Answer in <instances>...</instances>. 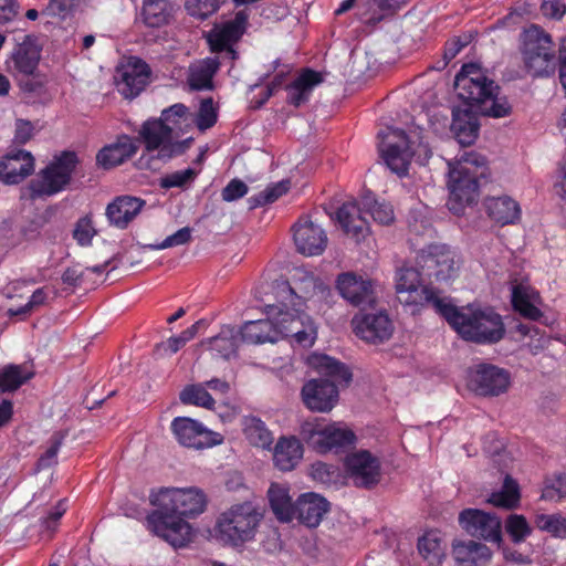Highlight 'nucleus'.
<instances>
[{
    "mask_svg": "<svg viewBox=\"0 0 566 566\" xmlns=\"http://www.w3.org/2000/svg\"><path fill=\"white\" fill-rule=\"evenodd\" d=\"M294 286L287 281H276L273 285L275 303L265 304L263 319L245 322L238 329L241 343H275L291 337L295 344L307 348L317 338V325L303 312L305 300L312 297L322 284L310 273L296 271Z\"/></svg>",
    "mask_w": 566,
    "mask_h": 566,
    "instance_id": "obj_1",
    "label": "nucleus"
},
{
    "mask_svg": "<svg viewBox=\"0 0 566 566\" xmlns=\"http://www.w3.org/2000/svg\"><path fill=\"white\" fill-rule=\"evenodd\" d=\"M454 88L459 98L467 103V107L452 111L451 130L462 146L472 145L478 137V112L494 118L511 113L507 98L499 96V86L475 63L461 67L455 76Z\"/></svg>",
    "mask_w": 566,
    "mask_h": 566,
    "instance_id": "obj_2",
    "label": "nucleus"
},
{
    "mask_svg": "<svg viewBox=\"0 0 566 566\" xmlns=\"http://www.w3.org/2000/svg\"><path fill=\"white\" fill-rule=\"evenodd\" d=\"M149 503L154 510L146 516V528L171 546L184 547L192 536L187 520L201 515L208 499L197 486L159 488L150 491Z\"/></svg>",
    "mask_w": 566,
    "mask_h": 566,
    "instance_id": "obj_3",
    "label": "nucleus"
},
{
    "mask_svg": "<svg viewBox=\"0 0 566 566\" xmlns=\"http://www.w3.org/2000/svg\"><path fill=\"white\" fill-rule=\"evenodd\" d=\"M193 125V116L181 103L161 112L159 119L145 122L142 137L147 150L156 151L160 159L181 155L189 148L192 137L181 138Z\"/></svg>",
    "mask_w": 566,
    "mask_h": 566,
    "instance_id": "obj_4",
    "label": "nucleus"
},
{
    "mask_svg": "<svg viewBox=\"0 0 566 566\" xmlns=\"http://www.w3.org/2000/svg\"><path fill=\"white\" fill-rule=\"evenodd\" d=\"M434 310L465 340L492 344L504 336L502 317L492 307L475 304L458 307L447 298L436 300Z\"/></svg>",
    "mask_w": 566,
    "mask_h": 566,
    "instance_id": "obj_5",
    "label": "nucleus"
},
{
    "mask_svg": "<svg viewBox=\"0 0 566 566\" xmlns=\"http://www.w3.org/2000/svg\"><path fill=\"white\" fill-rule=\"evenodd\" d=\"M307 363L328 379H311L305 382L302 388V400L312 411L327 412L338 400L337 385H347L352 374L344 364L324 354H312Z\"/></svg>",
    "mask_w": 566,
    "mask_h": 566,
    "instance_id": "obj_6",
    "label": "nucleus"
},
{
    "mask_svg": "<svg viewBox=\"0 0 566 566\" xmlns=\"http://www.w3.org/2000/svg\"><path fill=\"white\" fill-rule=\"evenodd\" d=\"M378 148L385 165L399 177L408 174L413 157L424 163L431 156L419 127L410 129L408 134L399 128L388 127L378 134Z\"/></svg>",
    "mask_w": 566,
    "mask_h": 566,
    "instance_id": "obj_7",
    "label": "nucleus"
},
{
    "mask_svg": "<svg viewBox=\"0 0 566 566\" xmlns=\"http://www.w3.org/2000/svg\"><path fill=\"white\" fill-rule=\"evenodd\" d=\"M263 513L253 501L234 503L219 513L213 536L223 546L242 548L255 539Z\"/></svg>",
    "mask_w": 566,
    "mask_h": 566,
    "instance_id": "obj_8",
    "label": "nucleus"
},
{
    "mask_svg": "<svg viewBox=\"0 0 566 566\" xmlns=\"http://www.w3.org/2000/svg\"><path fill=\"white\" fill-rule=\"evenodd\" d=\"M448 208L460 214L479 197V178L483 176L485 158L475 151H465L454 163L448 161Z\"/></svg>",
    "mask_w": 566,
    "mask_h": 566,
    "instance_id": "obj_9",
    "label": "nucleus"
},
{
    "mask_svg": "<svg viewBox=\"0 0 566 566\" xmlns=\"http://www.w3.org/2000/svg\"><path fill=\"white\" fill-rule=\"evenodd\" d=\"M363 212L369 213L374 221L380 224H389L395 218L392 207L377 201L371 195L364 196L359 203L345 202L336 211L335 219L344 232L357 242L369 232V226Z\"/></svg>",
    "mask_w": 566,
    "mask_h": 566,
    "instance_id": "obj_10",
    "label": "nucleus"
},
{
    "mask_svg": "<svg viewBox=\"0 0 566 566\" xmlns=\"http://www.w3.org/2000/svg\"><path fill=\"white\" fill-rule=\"evenodd\" d=\"M77 157L73 151H63L39 171L23 189L22 197L31 200L52 197L62 192L71 181Z\"/></svg>",
    "mask_w": 566,
    "mask_h": 566,
    "instance_id": "obj_11",
    "label": "nucleus"
},
{
    "mask_svg": "<svg viewBox=\"0 0 566 566\" xmlns=\"http://www.w3.org/2000/svg\"><path fill=\"white\" fill-rule=\"evenodd\" d=\"M521 53L526 71L533 77L549 76L555 72L556 54L552 36L532 24L521 35Z\"/></svg>",
    "mask_w": 566,
    "mask_h": 566,
    "instance_id": "obj_12",
    "label": "nucleus"
},
{
    "mask_svg": "<svg viewBox=\"0 0 566 566\" xmlns=\"http://www.w3.org/2000/svg\"><path fill=\"white\" fill-rule=\"evenodd\" d=\"M305 442L317 453H340L356 443V434L344 422L306 421L300 431Z\"/></svg>",
    "mask_w": 566,
    "mask_h": 566,
    "instance_id": "obj_13",
    "label": "nucleus"
},
{
    "mask_svg": "<svg viewBox=\"0 0 566 566\" xmlns=\"http://www.w3.org/2000/svg\"><path fill=\"white\" fill-rule=\"evenodd\" d=\"M422 275L437 283L453 281L460 269L457 253L446 244H430L418 256Z\"/></svg>",
    "mask_w": 566,
    "mask_h": 566,
    "instance_id": "obj_14",
    "label": "nucleus"
},
{
    "mask_svg": "<svg viewBox=\"0 0 566 566\" xmlns=\"http://www.w3.org/2000/svg\"><path fill=\"white\" fill-rule=\"evenodd\" d=\"M422 272L415 268L402 266L396 273V293L398 301L408 307L415 314L426 304L434 307L436 300H447L438 293L422 284Z\"/></svg>",
    "mask_w": 566,
    "mask_h": 566,
    "instance_id": "obj_15",
    "label": "nucleus"
},
{
    "mask_svg": "<svg viewBox=\"0 0 566 566\" xmlns=\"http://www.w3.org/2000/svg\"><path fill=\"white\" fill-rule=\"evenodd\" d=\"M511 373L489 363H479L469 368L468 388L480 397H499L511 387Z\"/></svg>",
    "mask_w": 566,
    "mask_h": 566,
    "instance_id": "obj_16",
    "label": "nucleus"
},
{
    "mask_svg": "<svg viewBox=\"0 0 566 566\" xmlns=\"http://www.w3.org/2000/svg\"><path fill=\"white\" fill-rule=\"evenodd\" d=\"M170 427L175 439L185 448L203 450L223 442L221 433L189 417H176Z\"/></svg>",
    "mask_w": 566,
    "mask_h": 566,
    "instance_id": "obj_17",
    "label": "nucleus"
},
{
    "mask_svg": "<svg viewBox=\"0 0 566 566\" xmlns=\"http://www.w3.org/2000/svg\"><path fill=\"white\" fill-rule=\"evenodd\" d=\"M347 478L355 486L371 488L380 479V461L367 450L347 454L344 462Z\"/></svg>",
    "mask_w": 566,
    "mask_h": 566,
    "instance_id": "obj_18",
    "label": "nucleus"
},
{
    "mask_svg": "<svg viewBox=\"0 0 566 566\" xmlns=\"http://www.w3.org/2000/svg\"><path fill=\"white\" fill-rule=\"evenodd\" d=\"M150 70L146 62L132 56L123 62L116 71V85L118 92L126 98H134L140 94L148 84Z\"/></svg>",
    "mask_w": 566,
    "mask_h": 566,
    "instance_id": "obj_19",
    "label": "nucleus"
},
{
    "mask_svg": "<svg viewBox=\"0 0 566 566\" xmlns=\"http://www.w3.org/2000/svg\"><path fill=\"white\" fill-rule=\"evenodd\" d=\"M459 523L473 537L495 544H500L502 541L501 521L493 514L476 509H467L460 513Z\"/></svg>",
    "mask_w": 566,
    "mask_h": 566,
    "instance_id": "obj_20",
    "label": "nucleus"
},
{
    "mask_svg": "<svg viewBox=\"0 0 566 566\" xmlns=\"http://www.w3.org/2000/svg\"><path fill=\"white\" fill-rule=\"evenodd\" d=\"M249 14L245 10L235 13L232 20L217 24L208 35V42L213 52L226 51L231 59H235L233 44L242 36L247 29Z\"/></svg>",
    "mask_w": 566,
    "mask_h": 566,
    "instance_id": "obj_21",
    "label": "nucleus"
},
{
    "mask_svg": "<svg viewBox=\"0 0 566 566\" xmlns=\"http://www.w3.org/2000/svg\"><path fill=\"white\" fill-rule=\"evenodd\" d=\"M352 325L356 336L371 344L389 339L394 332L392 323L384 312L355 315Z\"/></svg>",
    "mask_w": 566,
    "mask_h": 566,
    "instance_id": "obj_22",
    "label": "nucleus"
},
{
    "mask_svg": "<svg viewBox=\"0 0 566 566\" xmlns=\"http://www.w3.org/2000/svg\"><path fill=\"white\" fill-rule=\"evenodd\" d=\"M35 168V159L33 155L24 149L11 150L0 157V182L12 186L19 185Z\"/></svg>",
    "mask_w": 566,
    "mask_h": 566,
    "instance_id": "obj_23",
    "label": "nucleus"
},
{
    "mask_svg": "<svg viewBox=\"0 0 566 566\" xmlns=\"http://www.w3.org/2000/svg\"><path fill=\"white\" fill-rule=\"evenodd\" d=\"M294 242L300 253L304 255H318L327 244L325 231L306 218H302L294 227Z\"/></svg>",
    "mask_w": 566,
    "mask_h": 566,
    "instance_id": "obj_24",
    "label": "nucleus"
},
{
    "mask_svg": "<svg viewBox=\"0 0 566 566\" xmlns=\"http://www.w3.org/2000/svg\"><path fill=\"white\" fill-rule=\"evenodd\" d=\"M40 59L41 45L36 38L28 35L13 49L8 69L21 75H32L38 69Z\"/></svg>",
    "mask_w": 566,
    "mask_h": 566,
    "instance_id": "obj_25",
    "label": "nucleus"
},
{
    "mask_svg": "<svg viewBox=\"0 0 566 566\" xmlns=\"http://www.w3.org/2000/svg\"><path fill=\"white\" fill-rule=\"evenodd\" d=\"M329 507L324 496L315 492L303 493L296 499L294 520L307 527H317Z\"/></svg>",
    "mask_w": 566,
    "mask_h": 566,
    "instance_id": "obj_26",
    "label": "nucleus"
},
{
    "mask_svg": "<svg viewBox=\"0 0 566 566\" xmlns=\"http://www.w3.org/2000/svg\"><path fill=\"white\" fill-rule=\"evenodd\" d=\"M146 202L134 196H118L106 207V217L111 226L117 229H126L128 224L140 213Z\"/></svg>",
    "mask_w": 566,
    "mask_h": 566,
    "instance_id": "obj_27",
    "label": "nucleus"
},
{
    "mask_svg": "<svg viewBox=\"0 0 566 566\" xmlns=\"http://www.w3.org/2000/svg\"><path fill=\"white\" fill-rule=\"evenodd\" d=\"M337 290L350 304L360 306L374 302L371 282L352 272L343 273L337 277Z\"/></svg>",
    "mask_w": 566,
    "mask_h": 566,
    "instance_id": "obj_28",
    "label": "nucleus"
},
{
    "mask_svg": "<svg viewBox=\"0 0 566 566\" xmlns=\"http://www.w3.org/2000/svg\"><path fill=\"white\" fill-rule=\"evenodd\" d=\"M484 207L488 216L500 226L515 224L522 217L520 203L506 195L486 198Z\"/></svg>",
    "mask_w": 566,
    "mask_h": 566,
    "instance_id": "obj_29",
    "label": "nucleus"
},
{
    "mask_svg": "<svg viewBox=\"0 0 566 566\" xmlns=\"http://www.w3.org/2000/svg\"><path fill=\"white\" fill-rule=\"evenodd\" d=\"M323 82L321 73L306 69L289 85L286 101L290 105L298 107L310 101L313 90Z\"/></svg>",
    "mask_w": 566,
    "mask_h": 566,
    "instance_id": "obj_30",
    "label": "nucleus"
},
{
    "mask_svg": "<svg viewBox=\"0 0 566 566\" xmlns=\"http://www.w3.org/2000/svg\"><path fill=\"white\" fill-rule=\"evenodd\" d=\"M452 555L458 566H483L491 559V549L474 541H455Z\"/></svg>",
    "mask_w": 566,
    "mask_h": 566,
    "instance_id": "obj_31",
    "label": "nucleus"
},
{
    "mask_svg": "<svg viewBox=\"0 0 566 566\" xmlns=\"http://www.w3.org/2000/svg\"><path fill=\"white\" fill-rule=\"evenodd\" d=\"M303 446L295 437H282L273 450L275 467L281 471L293 470L303 458Z\"/></svg>",
    "mask_w": 566,
    "mask_h": 566,
    "instance_id": "obj_32",
    "label": "nucleus"
},
{
    "mask_svg": "<svg viewBox=\"0 0 566 566\" xmlns=\"http://www.w3.org/2000/svg\"><path fill=\"white\" fill-rule=\"evenodd\" d=\"M512 305L516 312L530 319H537L542 313L539 311L541 297L537 291L528 284H516L512 286Z\"/></svg>",
    "mask_w": 566,
    "mask_h": 566,
    "instance_id": "obj_33",
    "label": "nucleus"
},
{
    "mask_svg": "<svg viewBox=\"0 0 566 566\" xmlns=\"http://www.w3.org/2000/svg\"><path fill=\"white\" fill-rule=\"evenodd\" d=\"M136 153V147L133 139L128 136H120L116 143L102 148L97 156L96 161L98 166L109 169L123 164Z\"/></svg>",
    "mask_w": 566,
    "mask_h": 566,
    "instance_id": "obj_34",
    "label": "nucleus"
},
{
    "mask_svg": "<svg viewBox=\"0 0 566 566\" xmlns=\"http://www.w3.org/2000/svg\"><path fill=\"white\" fill-rule=\"evenodd\" d=\"M268 497L271 510L280 522L290 523L294 521L296 501H292L287 485L272 483L268 490Z\"/></svg>",
    "mask_w": 566,
    "mask_h": 566,
    "instance_id": "obj_35",
    "label": "nucleus"
},
{
    "mask_svg": "<svg viewBox=\"0 0 566 566\" xmlns=\"http://www.w3.org/2000/svg\"><path fill=\"white\" fill-rule=\"evenodd\" d=\"M176 9V0H143L142 18L149 28L169 23Z\"/></svg>",
    "mask_w": 566,
    "mask_h": 566,
    "instance_id": "obj_36",
    "label": "nucleus"
},
{
    "mask_svg": "<svg viewBox=\"0 0 566 566\" xmlns=\"http://www.w3.org/2000/svg\"><path fill=\"white\" fill-rule=\"evenodd\" d=\"M239 332L234 326H223L220 333L211 338L201 342L202 346H208V349L214 352L223 358H230L241 343Z\"/></svg>",
    "mask_w": 566,
    "mask_h": 566,
    "instance_id": "obj_37",
    "label": "nucleus"
},
{
    "mask_svg": "<svg viewBox=\"0 0 566 566\" xmlns=\"http://www.w3.org/2000/svg\"><path fill=\"white\" fill-rule=\"evenodd\" d=\"M418 551L430 566H439L446 557V544L439 531H428L418 539Z\"/></svg>",
    "mask_w": 566,
    "mask_h": 566,
    "instance_id": "obj_38",
    "label": "nucleus"
},
{
    "mask_svg": "<svg viewBox=\"0 0 566 566\" xmlns=\"http://www.w3.org/2000/svg\"><path fill=\"white\" fill-rule=\"evenodd\" d=\"M217 57H207L191 64L188 83L193 90H208L212 87V78L219 69Z\"/></svg>",
    "mask_w": 566,
    "mask_h": 566,
    "instance_id": "obj_39",
    "label": "nucleus"
},
{
    "mask_svg": "<svg viewBox=\"0 0 566 566\" xmlns=\"http://www.w3.org/2000/svg\"><path fill=\"white\" fill-rule=\"evenodd\" d=\"M520 500L518 483L510 475H505L502 488L489 495L488 503L496 507L513 510L518 506Z\"/></svg>",
    "mask_w": 566,
    "mask_h": 566,
    "instance_id": "obj_40",
    "label": "nucleus"
},
{
    "mask_svg": "<svg viewBox=\"0 0 566 566\" xmlns=\"http://www.w3.org/2000/svg\"><path fill=\"white\" fill-rule=\"evenodd\" d=\"M242 426L244 436L251 444L270 449L273 443V436L261 419L253 416L244 417Z\"/></svg>",
    "mask_w": 566,
    "mask_h": 566,
    "instance_id": "obj_41",
    "label": "nucleus"
},
{
    "mask_svg": "<svg viewBox=\"0 0 566 566\" xmlns=\"http://www.w3.org/2000/svg\"><path fill=\"white\" fill-rule=\"evenodd\" d=\"M32 371L22 365H8L0 370V391H14L32 377Z\"/></svg>",
    "mask_w": 566,
    "mask_h": 566,
    "instance_id": "obj_42",
    "label": "nucleus"
},
{
    "mask_svg": "<svg viewBox=\"0 0 566 566\" xmlns=\"http://www.w3.org/2000/svg\"><path fill=\"white\" fill-rule=\"evenodd\" d=\"M292 70L291 64L283 63L280 59H276L270 63L266 71L260 76V80L276 92L283 87Z\"/></svg>",
    "mask_w": 566,
    "mask_h": 566,
    "instance_id": "obj_43",
    "label": "nucleus"
},
{
    "mask_svg": "<svg viewBox=\"0 0 566 566\" xmlns=\"http://www.w3.org/2000/svg\"><path fill=\"white\" fill-rule=\"evenodd\" d=\"M180 400L186 405H193L206 409H213L216 401L208 392L205 384L189 385L180 392Z\"/></svg>",
    "mask_w": 566,
    "mask_h": 566,
    "instance_id": "obj_44",
    "label": "nucleus"
},
{
    "mask_svg": "<svg viewBox=\"0 0 566 566\" xmlns=\"http://www.w3.org/2000/svg\"><path fill=\"white\" fill-rule=\"evenodd\" d=\"M391 9L389 0H358L357 15L367 23L380 21L384 13Z\"/></svg>",
    "mask_w": 566,
    "mask_h": 566,
    "instance_id": "obj_45",
    "label": "nucleus"
},
{
    "mask_svg": "<svg viewBox=\"0 0 566 566\" xmlns=\"http://www.w3.org/2000/svg\"><path fill=\"white\" fill-rule=\"evenodd\" d=\"M199 171L195 168L188 167L182 170L167 172L159 179V186L163 189L180 188L187 189L196 180Z\"/></svg>",
    "mask_w": 566,
    "mask_h": 566,
    "instance_id": "obj_46",
    "label": "nucleus"
},
{
    "mask_svg": "<svg viewBox=\"0 0 566 566\" xmlns=\"http://www.w3.org/2000/svg\"><path fill=\"white\" fill-rule=\"evenodd\" d=\"M202 321H198L190 327L181 332L177 336L169 337L166 342L160 343L157 346V350L160 354L172 355L182 348L188 342H190L198 334Z\"/></svg>",
    "mask_w": 566,
    "mask_h": 566,
    "instance_id": "obj_47",
    "label": "nucleus"
},
{
    "mask_svg": "<svg viewBox=\"0 0 566 566\" xmlns=\"http://www.w3.org/2000/svg\"><path fill=\"white\" fill-rule=\"evenodd\" d=\"M536 526L555 537L566 536V520L560 514H539L535 520Z\"/></svg>",
    "mask_w": 566,
    "mask_h": 566,
    "instance_id": "obj_48",
    "label": "nucleus"
},
{
    "mask_svg": "<svg viewBox=\"0 0 566 566\" xmlns=\"http://www.w3.org/2000/svg\"><path fill=\"white\" fill-rule=\"evenodd\" d=\"M218 119V111L212 98L201 101L198 114L193 117V124L200 132L211 128Z\"/></svg>",
    "mask_w": 566,
    "mask_h": 566,
    "instance_id": "obj_49",
    "label": "nucleus"
},
{
    "mask_svg": "<svg viewBox=\"0 0 566 566\" xmlns=\"http://www.w3.org/2000/svg\"><path fill=\"white\" fill-rule=\"evenodd\" d=\"M505 530L514 543H521L530 536L532 528L523 515L511 514L505 522Z\"/></svg>",
    "mask_w": 566,
    "mask_h": 566,
    "instance_id": "obj_50",
    "label": "nucleus"
},
{
    "mask_svg": "<svg viewBox=\"0 0 566 566\" xmlns=\"http://www.w3.org/2000/svg\"><path fill=\"white\" fill-rule=\"evenodd\" d=\"M289 189V182L281 181L269 186L264 191L249 199L250 208H256L275 201Z\"/></svg>",
    "mask_w": 566,
    "mask_h": 566,
    "instance_id": "obj_51",
    "label": "nucleus"
},
{
    "mask_svg": "<svg viewBox=\"0 0 566 566\" xmlns=\"http://www.w3.org/2000/svg\"><path fill=\"white\" fill-rule=\"evenodd\" d=\"M220 0H185L187 12L195 18L206 19L219 8Z\"/></svg>",
    "mask_w": 566,
    "mask_h": 566,
    "instance_id": "obj_52",
    "label": "nucleus"
},
{
    "mask_svg": "<svg viewBox=\"0 0 566 566\" xmlns=\"http://www.w3.org/2000/svg\"><path fill=\"white\" fill-rule=\"evenodd\" d=\"M311 476L319 483L332 484L338 478V470L334 465L318 461L312 464Z\"/></svg>",
    "mask_w": 566,
    "mask_h": 566,
    "instance_id": "obj_53",
    "label": "nucleus"
},
{
    "mask_svg": "<svg viewBox=\"0 0 566 566\" xmlns=\"http://www.w3.org/2000/svg\"><path fill=\"white\" fill-rule=\"evenodd\" d=\"M64 434L61 432H55L51 438V446L48 450L41 455L38 461V468L44 469L56 463L59 450L63 443Z\"/></svg>",
    "mask_w": 566,
    "mask_h": 566,
    "instance_id": "obj_54",
    "label": "nucleus"
},
{
    "mask_svg": "<svg viewBox=\"0 0 566 566\" xmlns=\"http://www.w3.org/2000/svg\"><path fill=\"white\" fill-rule=\"evenodd\" d=\"M46 297L48 293L45 289L40 287L32 293L29 301L23 306L9 308L8 313L10 316L27 315L31 313L35 307L44 304Z\"/></svg>",
    "mask_w": 566,
    "mask_h": 566,
    "instance_id": "obj_55",
    "label": "nucleus"
},
{
    "mask_svg": "<svg viewBox=\"0 0 566 566\" xmlns=\"http://www.w3.org/2000/svg\"><path fill=\"white\" fill-rule=\"evenodd\" d=\"M81 6V0H50L49 10L62 19L71 17Z\"/></svg>",
    "mask_w": 566,
    "mask_h": 566,
    "instance_id": "obj_56",
    "label": "nucleus"
},
{
    "mask_svg": "<svg viewBox=\"0 0 566 566\" xmlns=\"http://www.w3.org/2000/svg\"><path fill=\"white\" fill-rule=\"evenodd\" d=\"M191 238V230L188 227L181 228L175 233L168 235L161 242L153 245L155 250H164L172 247L184 245Z\"/></svg>",
    "mask_w": 566,
    "mask_h": 566,
    "instance_id": "obj_57",
    "label": "nucleus"
},
{
    "mask_svg": "<svg viewBox=\"0 0 566 566\" xmlns=\"http://www.w3.org/2000/svg\"><path fill=\"white\" fill-rule=\"evenodd\" d=\"M250 92L253 94L250 103L254 108H260L263 106L268 99L275 93L272 88H270L265 82H259L250 86Z\"/></svg>",
    "mask_w": 566,
    "mask_h": 566,
    "instance_id": "obj_58",
    "label": "nucleus"
},
{
    "mask_svg": "<svg viewBox=\"0 0 566 566\" xmlns=\"http://www.w3.org/2000/svg\"><path fill=\"white\" fill-rule=\"evenodd\" d=\"M248 193V186L240 179H232L222 190V199L227 202L235 201Z\"/></svg>",
    "mask_w": 566,
    "mask_h": 566,
    "instance_id": "obj_59",
    "label": "nucleus"
},
{
    "mask_svg": "<svg viewBox=\"0 0 566 566\" xmlns=\"http://www.w3.org/2000/svg\"><path fill=\"white\" fill-rule=\"evenodd\" d=\"M67 510V500L63 499L48 513L42 520V525L48 531L53 532L56 528L57 522Z\"/></svg>",
    "mask_w": 566,
    "mask_h": 566,
    "instance_id": "obj_60",
    "label": "nucleus"
},
{
    "mask_svg": "<svg viewBox=\"0 0 566 566\" xmlns=\"http://www.w3.org/2000/svg\"><path fill=\"white\" fill-rule=\"evenodd\" d=\"M95 234V231L87 219H81L74 229V239L81 245H88Z\"/></svg>",
    "mask_w": 566,
    "mask_h": 566,
    "instance_id": "obj_61",
    "label": "nucleus"
},
{
    "mask_svg": "<svg viewBox=\"0 0 566 566\" xmlns=\"http://www.w3.org/2000/svg\"><path fill=\"white\" fill-rule=\"evenodd\" d=\"M33 135H34V126L30 120L17 119L14 138H13L14 143L24 145L33 137Z\"/></svg>",
    "mask_w": 566,
    "mask_h": 566,
    "instance_id": "obj_62",
    "label": "nucleus"
},
{
    "mask_svg": "<svg viewBox=\"0 0 566 566\" xmlns=\"http://www.w3.org/2000/svg\"><path fill=\"white\" fill-rule=\"evenodd\" d=\"M541 11L545 17L558 20L566 13V6L560 0H543Z\"/></svg>",
    "mask_w": 566,
    "mask_h": 566,
    "instance_id": "obj_63",
    "label": "nucleus"
},
{
    "mask_svg": "<svg viewBox=\"0 0 566 566\" xmlns=\"http://www.w3.org/2000/svg\"><path fill=\"white\" fill-rule=\"evenodd\" d=\"M85 271L80 265L67 268L62 274V282L70 286H80L85 280Z\"/></svg>",
    "mask_w": 566,
    "mask_h": 566,
    "instance_id": "obj_64",
    "label": "nucleus"
}]
</instances>
